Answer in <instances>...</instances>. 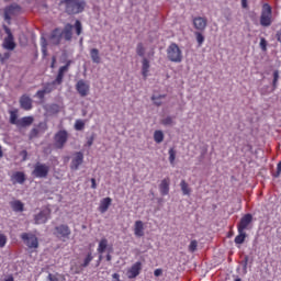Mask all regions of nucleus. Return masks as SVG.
<instances>
[{"mask_svg": "<svg viewBox=\"0 0 281 281\" xmlns=\"http://www.w3.org/2000/svg\"><path fill=\"white\" fill-rule=\"evenodd\" d=\"M36 135H38V130L37 128H33L31 131V137H36Z\"/></svg>", "mask_w": 281, "mask_h": 281, "instance_id": "54", "label": "nucleus"}, {"mask_svg": "<svg viewBox=\"0 0 281 281\" xmlns=\"http://www.w3.org/2000/svg\"><path fill=\"white\" fill-rule=\"evenodd\" d=\"M91 188L92 190H95L98 188V184L95 183V178H91Z\"/></svg>", "mask_w": 281, "mask_h": 281, "instance_id": "53", "label": "nucleus"}, {"mask_svg": "<svg viewBox=\"0 0 281 281\" xmlns=\"http://www.w3.org/2000/svg\"><path fill=\"white\" fill-rule=\"evenodd\" d=\"M11 181L13 183H20V184L25 183V173L23 171L14 172L11 177Z\"/></svg>", "mask_w": 281, "mask_h": 281, "instance_id": "24", "label": "nucleus"}, {"mask_svg": "<svg viewBox=\"0 0 281 281\" xmlns=\"http://www.w3.org/2000/svg\"><path fill=\"white\" fill-rule=\"evenodd\" d=\"M251 221H254V216L249 213L245 214L237 224V232H245L251 225Z\"/></svg>", "mask_w": 281, "mask_h": 281, "instance_id": "16", "label": "nucleus"}, {"mask_svg": "<svg viewBox=\"0 0 281 281\" xmlns=\"http://www.w3.org/2000/svg\"><path fill=\"white\" fill-rule=\"evenodd\" d=\"M180 188L184 196H190V194H192V188H190V184H188L186 180H181Z\"/></svg>", "mask_w": 281, "mask_h": 281, "instance_id": "28", "label": "nucleus"}, {"mask_svg": "<svg viewBox=\"0 0 281 281\" xmlns=\"http://www.w3.org/2000/svg\"><path fill=\"white\" fill-rule=\"evenodd\" d=\"M136 54L137 56H140V58H144V56L146 55V47H144V43L137 44Z\"/></svg>", "mask_w": 281, "mask_h": 281, "instance_id": "35", "label": "nucleus"}, {"mask_svg": "<svg viewBox=\"0 0 281 281\" xmlns=\"http://www.w3.org/2000/svg\"><path fill=\"white\" fill-rule=\"evenodd\" d=\"M67 139H69V134L65 130L58 131L54 136V146L57 150H63L65 148V144H67Z\"/></svg>", "mask_w": 281, "mask_h": 281, "instance_id": "9", "label": "nucleus"}, {"mask_svg": "<svg viewBox=\"0 0 281 281\" xmlns=\"http://www.w3.org/2000/svg\"><path fill=\"white\" fill-rule=\"evenodd\" d=\"M52 215V210L49 207H44L38 214L34 216L35 225H43L49 221Z\"/></svg>", "mask_w": 281, "mask_h": 281, "instance_id": "12", "label": "nucleus"}, {"mask_svg": "<svg viewBox=\"0 0 281 281\" xmlns=\"http://www.w3.org/2000/svg\"><path fill=\"white\" fill-rule=\"evenodd\" d=\"M75 88L80 98H87L91 91V86L85 79L77 81Z\"/></svg>", "mask_w": 281, "mask_h": 281, "instance_id": "11", "label": "nucleus"}, {"mask_svg": "<svg viewBox=\"0 0 281 281\" xmlns=\"http://www.w3.org/2000/svg\"><path fill=\"white\" fill-rule=\"evenodd\" d=\"M55 65H56V56H53L52 57L50 68L54 69Z\"/></svg>", "mask_w": 281, "mask_h": 281, "instance_id": "55", "label": "nucleus"}, {"mask_svg": "<svg viewBox=\"0 0 281 281\" xmlns=\"http://www.w3.org/2000/svg\"><path fill=\"white\" fill-rule=\"evenodd\" d=\"M69 67H71V60H68L65 66H61L59 68L57 77L53 81V85H63V79L65 78V74L69 71Z\"/></svg>", "mask_w": 281, "mask_h": 281, "instance_id": "14", "label": "nucleus"}, {"mask_svg": "<svg viewBox=\"0 0 281 281\" xmlns=\"http://www.w3.org/2000/svg\"><path fill=\"white\" fill-rule=\"evenodd\" d=\"M161 124L164 126H172V124H175V121L172 120V116H167L166 119L161 120Z\"/></svg>", "mask_w": 281, "mask_h": 281, "instance_id": "41", "label": "nucleus"}, {"mask_svg": "<svg viewBox=\"0 0 281 281\" xmlns=\"http://www.w3.org/2000/svg\"><path fill=\"white\" fill-rule=\"evenodd\" d=\"M159 191L161 196H168V194H170V178H165L161 180Z\"/></svg>", "mask_w": 281, "mask_h": 281, "instance_id": "19", "label": "nucleus"}, {"mask_svg": "<svg viewBox=\"0 0 281 281\" xmlns=\"http://www.w3.org/2000/svg\"><path fill=\"white\" fill-rule=\"evenodd\" d=\"M71 271L72 273H75V276H80V273H82V271H85V268L80 265H74L71 266Z\"/></svg>", "mask_w": 281, "mask_h": 281, "instance_id": "37", "label": "nucleus"}, {"mask_svg": "<svg viewBox=\"0 0 281 281\" xmlns=\"http://www.w3.org/2000/svg\"><path fill=\"white\" fill-rule=\"evenodd\" d=\"M53 234L56 236V238L63 240V243H66L71 236V228H69L67 224H60L59 226L55 227Z\"/></svg>", "mask_w": 281, "mask_h": 281, "instance_id": "7", "label": "nucleus"}, {"mask_svg": "<svg viewBox=\"0 0 281 281\" xmlns=\"http://www.w3.org/2000/svg\"><path fill=\"white\" fill-rule=\"evenodd\" d=\"M42 54L43 56H47V40L42 38Z\"/></svg>", "mask_w": 281, "mask_h": 281, "instance_id": "45", "label": "nucleus"}, {"mask_svg": "<svg viewBox=\"0 0 281 281\" xmlns=\"http://www.w3.org/2000/svg\"><path fill=\"white\" fill-rule=\"evenodd\" d=\"M248 1L249 0H241V8H244V10H247V8H249Z\"/></svg>", "mask_w": 281, "mask_h": 281, "instance_id": "52", "label": "nucleus"}, {"mask_svg": "<svg viewBox=\"0 0 281 281\" xmlns=\"http://www.w3.org/2000/svg\"><path fill=\"white\" fill-rule=\"evenodd\" d=\"M63 40V33L60 29H55L49 36V41L53 45H60V41Z\"/></svg>", "mask_w": 281, "mask_h": 281, "instance_id": "21", "label": "nucleus"}, {"mask_svg": "<svg viewBox=\"0 0 281 281\" xmlns=\"http://www.w3.org/2000/svg\"><path fill=\"white\" fill-rule=\"evenodd\" d=\"M10 56H12V54L10 52H7L4 54L0 53V63L3 65V63H5V60H10Z\"/></svg>", "mask_w": 281, "mask_h": 281, "instance_id": "44", "label": "nucleus"}, {"mask_svg": "<svg viewBox=\"0 0 281 281\" xmlns=\"http://www.w3.org/2000/svg\"><path fill=\"white\" fill-rule=\"evenodd\" d=\"M154 142H156V144H161V142H164V132L161 130H156L154 132Z\"/></svg>", "mask_w": 281, "mask_h": 281, "instance_id": "34", "label": "nucleus"}, {"mask_svg": "<svg viewBox=\"0 0 281 281\" xmlns=\"http://www.w3.org/2000/svg\"><path fill=\"white\" fill-rule=\"evenodd\" d=\"M142 273V261H136L132 267L127 270V278L130 280H134Z\"/></svg>", "mask_w": 281, "mask_h": 281, "instance_id": "17", "label": "nucleus"}, {"mask_svg": "<svg viewBox=\"0 0 281 281\" xmlns=\"http://www.w3.org/2000/svg\"><path fill=\"white\" fill-rule=\"evenodd\" d=\"M92 261H93V254L88 252L83 258V261L81 262L82 268L87 269V267H89V265H91Z\"/></svg>", "mask_w": 281, "mask_h": 281, "instance_id": "32", "label": "nucleus"}, {"mask_svg": "<svg viewBox=\"0 0 281 281\" xmlns=\"http://www.w3.org/2000/svg\"><path fill=\"white\" fill-rule=\"evenodd\" d=\"M74 27L77 36L82 34V22H80V20H76L75 25L67 23L61 32V36L65 41H71V38H74Z\"/></svg>", "mask_w": 281, "mask_h": 281, "instance_id": "3", "label": "nucleus"}, {"mask_svg": "<svg viewBox=\"0 0 281 281\" xmlns=\"http://www.w3.org/2000/svg\"><path fill=\"white\" fill-rule=\"evenodd\" d=\"M54 87H56V85L52 81V82L46 83L42 90H44L45 94L52 93V91H54V89H55Z\"/></svg>", "mask_w": 281, "mask_h": 281, "instance_id": "38", "label": "nucleus"}, {"mask_svg": "<svg viewBox=\"0 0 281 281\" xmlns=\"http://www.w3.org/2000/svg\"><path fill=\"white\" fill-rule=\"evenodd\" d=\"M49 176V166L43 162H36L34 165L32 177L35 179H47Z\"/></svg>", "mask_w": 281, "mask_h": 281, "instance_id": "5", "label": "nucleus"}, {"mask_svg": "<svg viewBox=\"0 0 281 281\" xmlns=\"http://www.w3.org/2000/svg\"><path fill=\"white\" fill-rule=\"evenodd\" d=\"M166 98V94L153 95L151 100L156 106H161V99Z\"/></svg>", "mask_w": 281, "mask_h": 281, "instance_id": "39", "label": "nucleus"}, {"mask_svg": "<svg viewBox=\"0 0 281 281\" xmlns=\"http://www.w3.org/2000/svg\"><path fill=\"white\" fill-rule=\"evenodd\" d=\"M150 71V60L148 58L144 57L142 60V76L144 80L148 78V72Z\"/></svg>", "mask_w": 281, "mask_h": 281, "instance_id": "23", "label": "nucleus"}, {"mask_svg": "<svg viewBox=\"0 0 281 281\" xmlns=\"http://www.w3.org/2000/svg\"><path fill=\"white\" fill-rule=\"evenodd\" d=\"M167 59L170 63H183V50H181L177 43H171L167 47Z\"/></svg>", "mask_w": 281, "mask_h": 281, "instance_id": "2", "label": "nucleus"}, {"mask_svg": "<svg viewBox=\"0 0 281 281\" xmlns=\"http://www.w3.org/2000/svg\"><path fill=\"white\" fill-rule=\"evenodd\" d=\"M262 52H267V40L265 37L260 38V43H259Z\"/></svg>", "mask_w": 281, "mask_h": 281, "instance_id": "46", "label": "nucleus"}, {"mask_svg": "<svg viewBox=\"0 0 281 281\" xmlns=\"http://www.w3.org/2000/svg\"><path fill=\"white\" fill-rule=\"evenodd\" d=\"M164 270L161 268H158L154 271L155 278H159V276H162Z\"/></svg>", "mask_w": 281, "mask_h": 281, "instance_id": "49", "label": "nucleus"}, {"mask_svg": "<svg viewBox=\"0 0 281 281\" xmlns=\"http://www.w3.org/2000/svg\"><path fill=\"white\" fill-rule=\"evenodd\" d=\"M194 36H195L198 46L202 47L203 43H205V35H203V33H201V31H196V32H194Z\"/></svg>", "mask_w": 281, "mask_h": 281, "instance_id": "33", "label": "nucleus"}, {"mask_svg": "<svg viewBox=\"0 0 281 281\" xmlns=\"http://www.w3.org/2000/svg\"><path fill=\"white\" fill-rule=\"evenodd\" d=\"M199 247V243L196 241V239L191 240L190 245H189V251L191 254H194V251H196V248Z\"/></svg>", "mask_w": 281, "mask_h": 281, "instance_id": "43", "label": "nucleus"}, {"mask_svg": "<svg viewBox=\"0 0 281 281\" xmlns=\"http://www.w3.org/2000/svg\"><path fill=\"white\" fill-rule=\"evenodd\" d=\"M13 212H23L25 210V204L21 200H15L10 203Z\"/></svg>", "mask_w": 281, "mask_h": 281, "instance_id": "27", "label": "nucleus"}, {"mask_svg": "<svg viewBox=\"0 0 281 281\" xmlns=\"http://www.w3.org/2000/svg\"><path fill=\"white\" fill-rule=\"evenodd\" d=\"M112 278H113V280L121 281V280H120V274H119V273H113V274H112Z\"/></svg>", "mask_w": 281, "mask_h": 281, "instance_id": "57", "label": "nucleus"}, {"mask_svg": "<svg viewBox=\"0 0 281 281\" xmlns=\"http://www.w3.org/2000/svg\"><path fill=\"white\" fill-rule=\"evenodd\" d=\"M10 124H14L15 126H19V111L18 110L10 111Z\"/></svg>", "mask_w": 281, "mask_h": 281, "instance_id": "30", "label": "nucleus"}, {"mask_svg": "<svg viewBox=\"0 0 281 281\" xmlns=\"http://www.w3.org/2000/svg\"><path fill=\"white\" fill-rule=\"evenodd\" d=\"M45 92L44 90H38L35 94V98H38V100H45Z\"/></svg>", "mask_w": 281, "mask_h": 281, "instance_id": "48", "label": "nucleus"}, {"mask_svg": "<svg viewBox=\"0 0 281 281\" xmlns=\"http://www.w3.org/2000/svg\"><path fill=\"white\" fill-rule=\"evenodd\" d=\"M112 203H113V199L103 198L102 200H100V203L98 206V212H100V214H106V212H109V209L111 207Z\"/></svg>", "mask_w": 281, "mask_h": 281, "instance_id": "18", "label": "nucleus"}, {"mask_svg": "<svg viewBox=\"0 0 281 281\" xmlns=\"http://www.w3.org/2000/svg\"><path fill=\"white\" fill-rule=\"evenodd\" d=\"M85 130V121L77 120L75 122V131H83Z\"/></svg>", "mask_w": 281, "mask_h": 281, "instance_id": "42", "label": "nucleus"}, {"mask_svg": "<svg viewBox=\"0 0 281 281\" xmlns=\"http://www.w3.org/2000/svg\"><path fill=\"white\" fill-rule=\"evenodd\" d=\"M21 12H23V9L21 8V5L16 4V3H12L8 7H5L4 21H7V23L10 25V23L12 21V16H19V14H21Z\"/></svg>", "mask_w": 281, "mask_h": 281, "instance_id": "8", "label": "nucleus"}, {"mask_svg": "<svg viewBox=\"0 0 281 281\" xmlns=\"http://www.w3.org/2000/svg\"><path fill=\"white\" fill-rule=\"evenodd\" d=\"M21 239L29 249H38V237L32 233H23Z\"/></svg>", "mask_w": 281, "mask_h": 281, "instance_id": "10", "label": "nucleus"}, {"mask_svg": "<svg viewBox=\"0 0 281 281\" xmlns=\"http://www.w3.org/2000/svg\"><path fill=\"white\" fill-rule=\"evenodd\" d=\"M111 255H106V260H108V262H111Z\"/></svg>", "mask_w": 281, "mask_h": 281, "instance_id": "58", "label": "nucleus"}, {"mask_svg": "<svg viewBox=\"0 0 281 281\" xmlns=\"http://www.w3.org/2000/svg\"><path fill=\"white\" fill-rule=\"evenodd\" d=\"M21 155L23 156V161H25L27 159V150H22Z\"/></svg>", "mask_w": 281, "mask_h": 281, "instance_id": "56", "label": "nucleus"}, {"mask_svg": "<svg viewBox=\"0 0 281 281\" xmlns=\"http://www.w3.org/2000/svg\"><path fill=\"white\" fill-rule=\"evenodd\" d=\"M47 281H59V280H58V277H56L55 274L48 273Z\"/></svg>", "mask_w": 281, "mask_h": 281, "instance_id": "50", "label": "nucleus"}, {"mask_svg": "<svg viewBox=\"0 0 281 281\" xmlns=\"http://www.w3.org/2000/svg\"><path fill=\"white\" fill-rule=\"evenodd\" d=\"M3 157V149H1V145H0V158Z\"/></svg>", "mask_w": 281, "mask_h": 281, "instance_id": "59", "label": "nucleus"}, {"mask_svg": "<svg viewBox=\"0 0 281 281\" xmlns=\"http://www.w3.org/2000/svg\"><path fill=\"white\" fill-rule=\"evenodd\" d=\"M83 161H85V154H82V151L75 153L74 158L70 162V170H78V168L82 166Z\"/></svg>", "mask_w": 281, "mask_h": 281, "instance_id": "15", "label": "nucleus"}, {"mask_svg": "<svg viewBox=\"0 0 281 281\" xmlns=\"http://www.w3.org/2000/svg\"><path fill=\"white\" fill-rule=\"evenodd\" d=\"M106 247H109V240L106 238H102L97 248L98 254H104V251H106Z\"/></svg>", "mask_w": 281, "mask_h": 281, "instance_id": "29", "label": "nucleus"}, {"mask_svg": "<svg viewBox=\"0 0 281 281\" xmlns=\"http://www.w3.org/2000/svg\"><path fill=\"white\" fill-rule=\"evenodd\" d=\"M32 124H34V117L33 116H24L19 120L18 126L25 128V126H32Z\"/></svg>", "mask_w": 281, "mask_h": 281, "instance_id": "26", "label": "nucleus"}, {"mask_svg": "<svg viewBox=\"0 0 281 281\" xmlns=\"http://www.w3.org/2000/svg\"><path fill=\"white\" fill-rule=\"evenodd\" d=\"M95 139V136L92 135L90 138L87 140V146H93V140Z\"/></svg>", "mask_w": 281, "mask_h": 281, "instance_id": "51", "label": "nucleus"}, {"mask_svg": "<svg viewBox=\"0 0 281 281\" xmlns=\"http://www.w3.org/2000/svg\"><path fill=\"white\" fill-rule=\"evenodd\" d=\"M134 236H136V238H142L144 236V222L139 220L135 222Z\"/></svg>", "mask_w": 281, "mask_h": 281, "instance_id": "22", "label": "nucleus"}, {"mask_svg": "<svg viewBox=\"0 0 281 281\" xmlns=\"http://www.w3.org/2000/svg\"><path fill=\"white\" fill-rule=\"evenodd\" d=\"M245 238H247V233H245V231H238V235L235 237V244L243 245V243H245Z\"/></svg>", "mask_w": 281, "mask_h": 281, "instance_id": "31", "label": "nucleus"}, {"mask_svg": "<svg viewBox=\"0 0 281 281\" xmlns=\"http://www.w3.org/2000/svg\"><path fill=\"white\" fill-rule=\"evenodd\" d=\"M279 78H280V74L278 72V70H276L273 72V81H272L273 87H276V85H278Z\"/></svg>", "mask_w": 281, "mask_h": 281, "instance_id": "47", "label": "nucleus"}, {"mask_svg": "<svg viewBox=\"0 0 281 281\" xmlns=\"http://www.w3.org/2000/svg\"><path fill=\"white\" fill-rule=\"evenodd\" d=\"M235 281H243L240 278L235 279Z\"/></svg>", "mask_w": 281, "mask_h": 281, "instance_id": "60", "label": "nucleus"}, {"mask_svg": "<svg viewBox=\"0 0 281 281\" xmlns=\"http://www.w3.org/2000/svg\"><path fill=\"white\" fill-rule=\"evenodd\" d=\"M20 106L21 109H23L24 111H32V98H30V95L27 94H23L20 98Z\"/></svg>", "mask_w": 281, "mask_h": 281, "instance_id": "20", "label": "nucleus"}, {"mask_svg": "<svg viewBox=\"0 0 281 281\" xmlns=\"http://www.w3.org/2000/svg\"><path fill=\"white\" fill-rule=\"evenodd\" d=\"M8 245V236L0 232V249H3Z\"/></svg>", "mask_w": 281, "mask_h": 281, "instance_id": "40", "label": "nucleus"}, {"mask_svg": "<svg viewBox=\"0 0 281 281\" xmlns=\"http://www.w3.org/2000/svg\"><path fill=\"white\" fill-rule=\"evenodd\" d=\"M273 23V9L271 4L263 3L261 8L260 25L262 27H269Z\"/></svg>", "mask_w": 281, "mask_h": 281, "instance_id": "4", "label": "nucleus"}, {"mask_svg": "<svg viewBox=\"0 0 281 281\" xmlns=\"http://www.w3.org/2000/svg\"><path fill=\"white\" fill-rule=\"evenodd\" d=\"M193 27L198 32H205L207 27V18L195 16L192 19Z\"/></svg>", "mask_w": 281, "mask_h": 281, "instance_id": "13", "label": "nucleus"}, {"mask_svg": "<svg viewBox=\"0 0 281 281\" xmlns=\"http://www.w3.org/2000/svg\"><path fill=\"white\" fill-rule=\"evenodd\" d=\"M175 159H177V150L175 147H171L169 149V162L171 166H175Z\"/></svg>", "mask_w": 281, "mask_h": 281, "instance_id": "36", "label": "nucleus"}, {"mask_svg": "<svg viewBox=\"0 0 281 281\" xmlns=\"http://www.w3.org/2000/svg\"><path fill=\"white\" fill-rule=\"evenodd\" d=\"M2 27L7 34V37H4L3 40L2 47L3 49H8L9 52H14V49H16L14 35L12 34V31L10 30V27H8V25H3Z\"/></svg>", "mask_w": 281, "mask_h": 281, "instance_id": "6", "label": "nucleus"}, {"mask_svg": "<svg viewBox=\"0 0 281 281\" xmlns=\"http://www.w3.org/2000/svg\"><path fill=\"white\" fill-rule=\"evenodd\" d=\"M59 9H61L66 14H81L85 12L87 8V1L85 0H61L58 4Z\"/></svg>", "mask_w": 281, "mask_h": 281, "instance_id": "1", "label": "nucleus"}, {"mask_svg": "<svg viewBox=\"0 0 281 281\" xmlns=\"http://www.w3.org/2000/svg\"><path fill=\"white\" fill-rule=\"evenodd\" d=\"M90 58L95 65H100L102 58H100V50L98 48L90 49Z\"/></svg>", "mask_w": 281, "mask_h": 281, "instance_id": "25", "label": "nucleus"}]
</instances>
